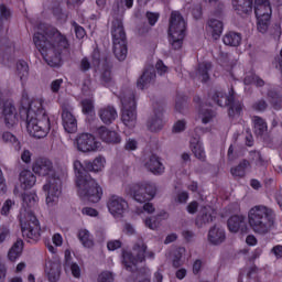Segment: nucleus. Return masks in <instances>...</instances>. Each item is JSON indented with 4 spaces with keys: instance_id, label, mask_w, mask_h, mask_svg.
Listing matches in <instances>:
<instances>
[{
    "instance_id": "obj_1",
    "label": "nucleus",
    "mask_w": 282,
    "mask_h": 282,
    "mask_svg": "<svg viewBox=\"0 0 282 282\" xmlns=\"http://www.w3.org/2000/svg\"><path fill=\"white\" fill-rule=\"evenodd\" d=\"M105 169V158L97 156L94 161L86 160L74 162L75 184L78 188L77 193L85 202L98 204L102 197V187L98 185L96 180L89 173H100Z\"/></svg>"
},
{
    "instance_id": "obj_2",
    "label": "nucleus",
    "mask_w": 282,
    "mask_h": 282,
    "mask_svg": "<svg viewBox=\"0 0 282 282\" xmlns=\"http://www.w3.org/2000/svg\"><path fill=\"white\" fill-rule=\"evenodd\" d=\"M33 43L50 67H59L64 50H69L67 36L55 28L34 33Z\"/></svg>"
},
{
    "instance_id": "obj_3",
    "label": "nucleus",
    "mask_w": 282,
    "mask_h": 282,
    "mask_svg": "<svg viewBox=\"0 0 282 282\" xmlns=\"http://www.w3.org/2000/svg\"><path fill=\"white\" fill-rule=\"evenodd\" d=\"M20 118L26 122V131L32 138L41 140L50 133V117L43 108V99H32L28 106H22Z\"/></svg>"
},
{
    "instance_id": "obj_4",
    "label": "nucleus",
    "mask_w": 282,
    "mask_h": 282,
    "mask_svg": "<svg viewBox=\"0 0 282 282\" xmlns=\"http://www.w3.org/2000/svg\"><path fill=\"white\" fill-rule=\"evenodd\" d=\"M33 173L35 175H40L41 177H46V175H51L48 177L47 183L43 186V192L46 194V204L47 206H54L58 198L61 197L63 181L61 180V175L54 172V163L50 161L47 158H39L33 163Z\"/></svg>"
},
{
    "instance_id": "obj_5",
    "label": "nucleus",
    "mask_w": 282,
    "mask_h": 282,
    "mask_svg": "<svg viewBox=\"0 0 282 282\" xmlns=\"http://www.w3.org/2000/svg\"><path fill=\"white\" fill-rule=\"evenodd\" d=\"M248 224L254 235L265 237L276 228V213L268 206L256 205L248 213Z\"/></svg>"
},
{
    "instance_id": "obj_6",
    "label": "nucleus",
    "mask_w": 282,
    "mask_h": 282,
    "mask_svg": "<svg viewBox=\"0 0 282 282\" xmlns=\"http://www.w3.org/2000/svg\"><path fill=\"white\" fill-rule=\"evenodd\" d=\"M169 36L173 50H182L184 37L186 36V21H184V17L178 11L171 13Z\"/></svg>"
},
{
    "instance_id": "obj_7",
    "label": "nucleus",
    "mask_w": 282,
    "mask_h": 282,
    "mask_svg": "<svg viewBox=\"0 0 282 282\" xmlns=\"http://www.w3.org/2000/svg\"><path fill=\"white\" fill-rule=\"evenodd\" d=\"M120 100L123 107L121 120L128 129H134L138 123L135 93H133V90H126L120 95Z\"/></svg>"
},
{
    "instance_id": "obj_8",
    "label": "nucleus",
    "mask_w": 282,
    "mask_h": 282,
    "mask_svg": "<svg viewBox=\"0 0 282 282\" xmlns=\"http://www.w3.org/2000/svg\"><path fill=\"white\" fill-rule=\"evenodd\" d=\"M111 36L113 44V54L118 61H124L127 58V32H124V25L122 20L115 19L111 26Z\"/></svg>"
},
{
    "instance_id": "obj_9",
    "label": "nucleus",
    "mask_w": 282,
    "mask_h": 282,
    "mask_svg": "<svg viewBox=\"0 0 282 282\" xmlns=\"http://www.w3.org/2000/svg\"><path fill=\"white\" fill-rule=\"evenodd\" d=\"M212 100H214L218 107H228V115L230 118L241 116L243 106L239 101L235 100V90L232 88L231 91H229V96L225 95L221 90L212 93Z\"/></svg>"
},
{
    "instance_id": "obj_10",
    "label": "nucleus",
    "mask_w": 282,
    "mask_h": 282,
    "mask_svg": "<svg viewBox=\"0 0 282 282\" xmlns=\"http://www.w3.org/2000/svg\"><path fill=\"white\" fill-rule=\"evenodd\" d=\"M156 194L158 186L149 181H142L130 186V195L134 202H138L139 204H147V202H151Z\"/></svg>"
},
{
    "instance_id": "obj_11",
    "label": "nucleus",
    "mask_w": 282,
    "mask_h": 282,
    "mask_svg": "<svg viewBox=\"0 0 282 282\" xmlns=\"http://www.w3.org/2000/svg\"><path fill=\"white\" fill-rule=\"evenodd\" d=\"M135 257L132 253H123V265L128 272H138V263H142L147 259V243L142 238H139L133 246Z\"/></svg>"
},
{
    "instance_id": "obj_12",
    "label": "nucleus",
    "mask_w": 282,
    "mask_h": 282,
    "mask_svg": "<svg viewBox=\"0 0 282 282\" xmlns=\"http://www.w3.org/2000/svg\"><path fill=\"white\" fill-rule=\"evenodd\" d=\"M22 236L26 239H33V241H39L41 239V225L36 216L30 215L29 219L21 220Z\"/></svg>"
},
{
    "instance_id": "obj_13",
    "label": "nucleus",
    "mask_w": 282,
    "mask_h": 282,
    "mask_svg": "<svg viewBox=\"0 0 282 282\" xmlns=\"http://www.w3.org/2000/svg\"><path fill=\"white\" fill-rule=\"evenodd\" d=\"M254 14L258 20V31L261 32V34H265L268 28H270V19L272 17L271 4L254 7Z\"/></svg>"
},
{
    "instance_id": "obj_14",
    "label": "nucleus",
    "mask_w": 282,
    "mask_h": 282,
    "mask_svg": "<svg viewBox=\"0 0 282 282\" xmlns=\"http://www.w3.org/2000/svg\"><path fill=\"white\" fill-rule=\"evenodd\" d=\"M77 149L82 153H89L100 149V142L96 141V137L91 133H82L76 139Z\"/></svg>"
},
{
    "instance_id": "obj_15",
    "label": "nucleus",
    "mask_w": 282,
    "mask_h": 282,
    "mask_svg": "<svg viewBox=\"0 0 282 282\" xmlns=\"http://www.w3.org/2000/svg\"><path fill=\"white\" fill-rule=\"evenodd\" d=\"M62 124L66 133H76L78 131V120L72 113V107L67 104L62 105Z\"/></svg>"
},
{
    "instance_id": "obj_16",
    "label": "nucleus",
    "mask_w": 282,
    "mask_h": 282,
    "mask_svg": "<svg viewBox=\"0 0 282 282\" xmlns=\"http://www.w3.org/2000/svg\"><path fill=\"white\" fill-rule=\"evenodd\" d=\"M107 206L111 215L115 217H122L124 210L129 208V203L121 196L112 195L110 196Z\"/></svg>"
},
{
    "instance_id": "obj_17",
    "label": "nucleus",
    "mask_w": 282,
    "mask_h": 282,
    "mask_svg": "<svg viewBox=\"0 0 282 282\" xmlns=\"http://www.w3.org/2000/svg\"><path fill=\"white\" fill-rule=\"evenodd\" d=\"M96 135L106 144H120L122 142V138L118 132L110 130L105 126L97 128Z\"/></svg>"
},
{
    "instance_id": "obj_18",
    "label": "nucleus",
    "mask_w": 282,
    "mask_h": 282,
    "mask_svg": "<svg viewBox=\"0 0 282 282\" xmlns=\"http://www.w3.org/2000/svg\"><path fill=\"white\" fill-rule=\"evenodd\" d=\"M207 240L212 246H221L226 241V229L219 225H214L209 228Z\"/></svg>"
},
{
    "instance_id": "obj_19",
    "label": "nucleus",
    "mask_w": 282,
    "mask_h": 282,
    "mask_svg": "<svg viewBox=\"0 0 282 282\" xmlns=\"http://www.w3.org/2000/svg\"><path fill=\"white\" fill-rule=\"evenodd\" d=\"M231 1H232V8L236 14H238V17L246 19L247 17H250V14H252V8L254 6L253 0H231Z\"/></svg>"
},
{
    "instance_id": "obj_20",
    "label": "nucleus",
    "mask_w": 282,
    "mask_h": 282,
    "mask_svg": "<svg viewBox=\"0 0 282 282\" xmlns=\"http://www.w3.org/2000/svg\"><path fill=\"white\" fill-rule=\"evenodd\" d=\"M4 124L8 129H12L17 124V108L12 104H4L2 110Z\"/></svg>"
},
{
    "instance_id": "obj_21",
    "label": "nucleus",
    "mask_w": 282,
    "mask_h": 282,
    "mask_svg": "<svg viewBox=\"0 0 282 282\" xmlns=\"http://www.w3.org/2000/svg\"><path fill=\"white\" fill-rule=\"evenodd\" d=\"M144 166L153 175H162L164 173V164L160 161V156L152 154L148 161L144 163Z\"/></svg>"
},
{
    "instance_id": "obj_22",
    "label": "nucleus",
    "mask_w": 282,
    "mask_h": 282,
    "mask_svg": "<svg viewBox=\"0 0 282 282\" xmlns=\"http://www.w3.org/2000/svg\"><path fill=\"white\" fill-rule=\"evenodd\" d=\"M155 76L154 67L145 69L137 82L138 89H147L149 85H153L155 83Z\"/></svg>"
},
{
    "instance_id": "obj_23",
    "label": "nucleus",
    "mask_w": 282,
    "mask_h": 282,
    "mask_svg": "<svg viewBox=\"0 0 282 282\" xmlns=\"http://www.w3.org/2000/svg\"><path fill=\"white\" fill-rule=\"evenodd\" d=\"M98 116L104 124H111L118 118V110L113 106L100 108Z\"/></svg>"
},
{
    "instance_id": "obj_24",
    "label": "nucleus",
    "mask_w": 282,
    "mask_h": 282,
    "mask_svg": "<svg viewBox=\"0 0 282 282\" xmlns=\"http://www.w3.org/2000/svg\"><path fill=\"white\" fill-rule=\"evenodd\" d=\"M214 221L215 216H213V209L210 207H204L196 217L195 225L197 228H204V226H208V224H213Z\"/></svg>"
},
{
    "instance_id": "obj_25",
    "label": "nucleus",
    "mask_w": 282,
    "mask_h": 282,
    "mask_svg": "<svg viewBox=\"0 0 282 282\" xmlns=\"http://www.w3.org/2000/svg\"><path fill=\"white\" fill-rule=\"evenodd\" d=\"M45 274L50 282L61 281V264L58 262L48 261L46 263Z\"/></svg>"
},
{
    "instance_id": "obj_26",
    "label": "nucleus",
    "mask_w": 282,
    "mask_h": 282,
    "mask_svg": "<svg viewBox=\"0 0 282 282\" xmlns=\"http://www.w3.org/2000/svg\"><path fill=\"white\" fill-rule=\"evenodd\" d=\"M227 226L230 232H237L238 230H243V228H246V217L234 215L228 219Z\"/></svg>"
},
{
    "instance_id": "obj_27",
    "label": "nucleus",
    "mask_w": 282,
    "mask_h": 282,
    "mask_svg": "<svg viewBox=\"0 0 282 282\" xmlns=\"http://www.w3.org/2000/svg\"><path fill=\"white\" fill-rule=\"evenodd\" d=\"M20 184L21 188L28 191V188H32V186L36 184V176H34V173H32V171L23 170L20 173Z\"/></svg>"
},
{
    "instance_id": "obj_28",
    "label": "nucleus",
    "mask_w": 282,
    "mask_h": 282,
    "mask_svg": "<svg viewBox=\"0 0 282 282\" xmlns=\"http://www.w3.org/2000/svg\"><path fill=\"white\" fill-rule=\"evenodd\" d=\"M207 28L209 32H212L213 39L217 41V39H219L224 32V22L212 18L207 21Z\"/></svg>"
},
{
    "instance_id": "obj_29",
    "label": "nucleus",
    "mask_w": 282,
    "mask_h": 282,
    "mask_svg": "<svg viewBox=\"0 0 282 282\" xmlns=\"http://www.w3.org/2000/svg\"><path fill=\"white\" fill-rule=\"evenodd\" d=\"M23 254V240L18 239L8 251V259L11 262L17 261Z\"/></svg>"
},
{
    "instance_id": "obj_30",
    "label": "nucleus",
    "mask_w": 282,
    "mask_h": 282,
    "mask_svg": "<svg viewBox=\"0 0 282 282\" xmlns=\"http://www.w3.org/2000/svg\"><path fill=\"white\" fill-rule=\"evenodd\" d=\"M223 42L229 47H239L241 45V33L230 31L224 35Z\"/></svg>"
},
{
    "instance_id": "obj_31",
    "label": "nucleus",
    "mask_w": 282,
    "mask_h": 282,
    "mask_svg": "<svg viewBox=\"0 0 282 282\" xmlns=\"http://www.w3.org/2000/svg\"><path fill=\"white\" fill-rule=\"evenodd\" d=\"M209 69H213V64L210 62H203L198 64L196 76L202 83H207L210 78V75L208 74Z\"/></svg>"
},
{
    "instance_id": "obj_32",
    "label": "nucleus",
    "mask_w": 282,
    "mask_h": 282,
    "mask_svg": "<svg viewBox=\"0 0 282 282\" xmlns=\"http://www.w3.org/2000/svg\"><path fill=\"white\" fill-rule=\"evenodd\" d=\"M252 122H253V129H254V133L256 135H265V133H268V122H265V119L259 117V116H254L252 118Z\"/></svg>"
},
{
    "instance_id": "obj_33",
    "label": "nucleus",
    "mask_w": 282,
    "mask_h": 282,
    "mask_svg": "<svg viewBox=\"0 0 282 282\" xmlns=\"http://www.w3.org/2000/svg\"><path fill=\"white\" fill-rule=\"evenodd\" d=\"M164 127V122L162 121V113H155L152 118L148 121V129L153 133L158 131H162Z\"/></svg>"
},
{
    "instance_id": "obj_34",
    "label": "nucleus",
    "mask_w": 282,
    "mask_h": 282,
    "mask_svg": "<svg viewBox=\"0 0 282 282\" xmlns=\"http://www.w3.org/2000/svg\"><path fill=\"white\" fill-rule=\"evenodd\" d=\"M250 161L243 159L240 163L231 167L230 173L234 177H246V170L250 169Z\"/></svg>"
},
{
    "instance_id": "obj_35",
    "label": "nucleus",
    "mask_w": 282,
    "mask_h": 282,
    "mask_svg": "<svg viewBox=\"0 0 282 282\" xmlns=\"http://www.w3.org/2000/svg\"><path fill=\"white\" fill-rule=\"evenodd\" d=\"M17 75L19 76L21 83H25L30 76V66L25 61H19L17 63Z\"/></svg>"
},
{
    "instance_id": "obj_36",
    "label": "nucleus",
    "mask_w": 282,
    "mask_h": 282,
    "mask_svg": "<svg viewBox=\"0 0 282 282\" xmlns=\"http://www.w3.org/2000/svg\"><path fill=\"white\" fill-rule=\"evenodd\" d=\"M78 239L83 243L84 248H94V239H91L89 230L87 229L79 230Z\"/></svg>"
},
{
    "instance_id": "obj_37",
    "label": "nucleus",
    "mask_w": 282,
    "mask_h": 282,
    "mask_svg": "<svg viewBox=\"0 0 282 282\" xmlns=\"http://www.w3.org/2000/svg\"><path fill=\"white\" fill-rule=\"evenodd\" d=\"M191 147L195 158L200 162H206V151H204L202 142L197 141L196 143H192Z\"/></svg>"
},
{
    "instance_id": "obj_38",
    "label": "nucleus",
    "mask_w": 282,
    "mask_h": 282,
    "mask_svg": "<svg viewBox=\"0 0 282 282\" xmlns=\"http://www.w3.org/2000/svg\"><path fill=\"white\" fill-rule=\"evenodd\" d=\"M215 116H217V113H215V111H213L212 109L204 107L199 109V118L203 124H208L209 122H213Z\"/></svg>"
},
{
    "instance_id": "obj_39",
    "label": "nucleus",
    "mask_w": 282,
    "mask_h": 282,
    "mask_svg": "<svg viewBox=\"0 0 282 282\" xmlns=\"http://www.w3.org/2000/svg\"><path fill=\"white\" fill-rule=\"evenodd\" d=\"M2 140L7 144H12V147H14L15 151H21V142L19 141L17 135L12 134L11 132H3Z\"/></svg>"
},
{
    "instance_id": "obj_40",
    "label": "nucleus",
    "mask_w": 282,
    "mask_h": 282,
    "mask_svg": "<svg viewBox=\"0 0 282 282\" xmlns=\"http://www.w3.org/2000/svg\"><path fill=\"white\" fill-rule=\"evenodd\" d=\"M268 98L273 109L279 110L282 108V98L279 96V93L274 90H269Z\"/></svg>"
},
{
    "instance_id": "obj_41",
    "label": "nucleus",
    "mask_w": 282,
    "mask_h": 282,
    "mask_svg": "<svg viewBox=\"0 0 282 282\" xmlns=\"http://www.w3.org/2000/svg\"><path fill=\"white\" fill-rule=\"evenodd\" d=\"M22 202L28 206V208H34L39 202V196L34 193L23 194Z\"/></svg>"
},
{
    "instance_id": "obj_42",
    "label": "nucleus",
    "mask_w": 282,
    "mask_h": 282,
    "mask_svg": "<svg viewBox=\"0 0 282 282\" xmlns=\"http://www.w3.org/2000/svg\"><path fill=\"white\" fill-rule=\"evenodd\" d=\"M12 17V12L6 4H0V32L3 30V21H8Z\"/></svg>"
},
{
    "instance_id": "obj_43",
    "label": "nucleus",
    "mask_w": 282,
    "mask_h": 282,
    "mask_svg": "<svg viewBox=\"0 0 282 282\" xmlns=\"http://www.w3.org/2000/svg\"><path fill=\"white\" fill-rule=\"evenodd\" d=\"M82 105V111L86 116H89V113H94V99H83L80 101Z\"/></svg>"
},
{
    "instance_id": "obj_44",
    "label": "nucleus",
    "mask_w": 282,
    "mask_h": 282,
    "mask_svg": "<svg viewBox=\"0 0 282 282\" xmlns=\"http://www.w3.org/2000/svg\"><path fill=\"white\" fill-rule=\"evenodd\" d=\"M65 265L70 268L72 274H73V276H75V279H80V267H78V264H76V263H72L69 261V256L67 257V253H66Z\"/></svg>"
},
{
    "instance_id": "obj_45",
    "label": "nucleus",
    "mask_w": 282,
    "mask_h": 282,
    "mask_svg": "<svg viewBox=\"0 0 282 282\" xmlns=\"http://www.w3.org/2000/svg\"><path fill=\"white\" fill-rule=\"evenodd\" d=\"M113 273L110 271H104L98 275L97 282H113Z\"/></svg>"
},
{
    "instance_id": "obj_46",
    "label": "nucleus",
    "mask_w": 282,
    "mask_h": 282,
    "mask_svg": "<svg viewBox=\"0 0 282 282\" xmlns=\"http://www.w3.org/2000/svg\"><path fill=\"white\" fill-rule=\"evenodd\" d=\"M184 107H186V97L180 95L176 96L175 110L182 113V111H184Z\"/></svg>"
},
{
    "instance_id": "obj_47",
    "label": "nucleus",
    "mask_w": 282,
    "mask_h": 282,
    "mask_svg": "<svg viewBox=\"0 0 282 282\" xmlns=\"http://www.w3.org/2000/svg\"><path fill=\"white\" fill-rule=\"evenodd\" d=\"M254 111H265L268 109V102L264 99H260L252 105Z\"/></svg>"
},
{
    "instance_id": "obj_48",
    "label": "nucleus",
    "mask_w": 282,
    "mask_h": 282,
    "mask_svg": "<svg viewBox=\"0 0 282 282\" xmlns=\"http://www.w3.org/2000/svg\"><path fill=\"white\" fill-rule=\"evenodd\" d=\"M10 237V228L6 225L0 227V243H3Z\"/></svg>"
},
{
    "instance_id": "obj_49",
    "label": "nucleus",
    "mask_w": 282,
    "mask_h": 282,
    "mask_svg": "<svg viewBox=\"0 0 282 282\" xmlns=\"http://www.w3.org/2000/svg\"><path fill=\"white\" fill-rule=\"evenodd\" d=\"M186 130V120H178L173 126L174 133H182V131Z\"/></svg>"
},
{
    "instance_id": "obj_50",
    "label": "nucleus",
    "mask_w": 282,
    "mask_h": 282,
    "mask_svg": "<svg viewBox=\"0 0 282 282\" xmlns=\"http://www.w3.org/2000/svg\"><path fill=\"white\" fill-rule=\"evenodd\" d=\"M79 69L80 72H89L91 69V62H89L88 57H84L80 62H79Z\"/></svg>"
},
{
    "instance_id": "obj_51",
    "label": "nucleus",
    "mask_w": 282,
    "mask_h": 282,
    "mask_svg": "<svg viewBox=\"0 0 282 282\" xmlns=\"http://www.w3.org/2000/svg\"><path fill=\"white\" fill-rule=\"evenodd\" d=\"M145 226L150 228V230H155V228L160 226V223L156 217H150L145 219Z\"/></svg>"
},
{
    "instance_id": "obj_52",
    "label": "nucleus",
    "mask_w": 282,
    "mask_h": 282,
    "mask_svg": "<svg viewBox=\"0 0 282 282\" xmlns=\"http://www.w3.org/2000/svg\"><path fill=\"white\" fill-rule=\"evenodd\" d=\"M12 206H14V202L12 199H7L1 208V215L8 216Z\"/></svg>"
},
{
    "instance_id": "obj_53",
    "label": "nucleus",
    "mask_w": 282,
    "mask_h": 282,
    "mask_svg": "<svg viewBox=\"0 0 282 282\" xmlns=\"http://www.w3.org/2000/svg\"><path fill=\"white\" fill-rule=\"evenodd\" d=\"M182 252H184V249H182V248L175 252L174 259H173L174 268H180V265H182Z\"/></svg>"
},
{
    "instance_id": "obj_54",
    "label": "nucleus",
    "mask_w": 282,
    "mask_h": 282,
    "mask_svg": "<svg viewBox=\"0 0 282 282\" xmlns=\"http://www.w3.org/2000/svg\"><path fill=\"white\" fill-rule=\"evenodd\" d=\"M8 193V185L6 184V177H3V172L0 169V195H6Z\"/></svg>"
},
{
    "instance_id": "obj_55",
    "label": "nucleus",
    "mask_w": 282,
    "mask_h": 282,
    "mask_svg": "<svg viewBox=\"0 0 282 282\" xmlns=\"http://www.w3.org/2000/svg\"><path fill=\"white\" fill-rule=\"evenodd\" d=\"M107 248L110 251L118 250L119 248H122V242L120 240H110L107 243Z\"/></svg>"
},
{
    "instance_id": "obj_56",
    "label": "nucleus",
    "mask_w": 282,
    "mask_h": 282,
    "mask_svg": "<svg viewBox=\"0 0 282 282\" xmlns=\"http://www.w3.org/2000/svg\"><path fill=\"white\" fill-rule=\"evenodd\" d=\"M101 83H104V85H109V83H111V70L110 69H105L102 72Z\"/></svg>"
},
{
    "instance_id": "obj_57",
    "label": "nucleus",
    "mask_w": 282,
    "mask_h": 282,
    "mask_svg": "<svg viewBox=\"0 0 282 282\" xmlns=\"http://www.w3.org/2000/svg\"><path fill=\"white\" fill-rule=\"evenodd\" d=\"M126 151H135L138 149V141L135 139H129L124 145Z\"/></svg>"
},
{
    "instance_id": "obj_58",
    "label": "nucleus",
    "mask_w": 282,
    "mask_h": 282,
    "mask_svg": "<svg viewBox=\"0 0 282 282\" xmlns=\"http://www.w3.org/2000/svg\"><path fill=\"white\" fill-rule=\"evenodd\" d=\"M61 85H63V79H55L51 83V90L53 94H58Z\"/></svg>"
},
{
    "instance_id": "obj_59",
    "label": "nucleus",
    "mask_w": 282,
    "mask_h": 282,
    "mask_svg": "<svg viewBox=\"0 0 282 282\" xmlns=\"http://www.w3.org/2000/svg\"><path fill=\"white\" fill-rule=\"evenodd\" d=\"M147 19L150 25H155L158 23V19H160V14L153 12H147Z\"/></svg>"
},
{
    "instance_id": "obj_60",
    "label": "nucleus",
    "mask_w": 282,
    "mask_h": 282,
    "mask_svg": "<svg viewBox=\"0 0 282 282\" xmlns=\"http://www.w3.org/2000/svg\"><path fill=\"white\" fill-rule=\"evenodd\" d=\"M21 160L25 164H30L32 162V152H30V150H24L21 154Z\"/></svg>"
},
{
    "instance_id": "obj_61",
    "label": "nucleus",
    "mask_w": 282,
    "mask_h": 282,
    "mask_svg": "<svg viewBox=\"0 0 282 282\" xmlns=\"http://www.w3.org/2000/svg\"><path fill=\"white\" fill-rule=\"evenodd\" d=\"M155 67H156V70H158V73L159 74H166V72H167V67H166V65H164V62H162V59H159L158 62H156V65H155Z\"/></svg>"
},
{
    "instance_id": "obj_62",
    "label": "nucleus",
    "mask_w": 282,
    "mask_h": 282,
    "mask_svg": "<svg viewBox=\"0 0 282 282\" xmlns=\"http://www.w3.org/2000/svg\"><path fill=\"white\" fill-rule=\"evenodd\" d=\"M272 254H274V257L276 259H282V245H276L271 249Z\"/></svg>"
},
{
    "instance_id": "obj_63",
    "label": "nucleus",
    "mask_w": 282,
    "mask_h": 282,
    "mask_svg": "<svg viewBox=\"0 0 282 282\" xmlns=\"http://www.w3.org/2000/svg\"><path fill=\"white\" fill-rule=\"evenodd\" d=\"M197 208H199V204L197 202H192L187 205V213H189V215H195Z\"/></svg>"
},
{
    "instance_id": "obj_64",
    "label": "nucleus",
    "mask_w": 282,
    "mask_h": 282,
    "mask_svg": "<svg viewBox=\"0 0 282 282\" xmlns=\"http://www.w3.org/2000/svg\"><path fill=\"white\" fill-rule=\"evenodd\" d=\"M75 34L77 39H85V29L78 24H75Z\"/></svg>"
}]
</instances>
